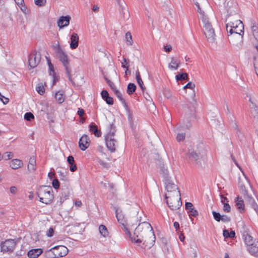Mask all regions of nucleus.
I'll return each mask as SVG.
<instances>
[{"mask_svg":"<svg viewBox=\"0 0 258 258\" xmlns=\"http://www.w3.org/2000/svg\"><path fill=\"white\" fill-rule=\"evenodd\" d=\"M79 44V36L77 33H73L71 36L70 48L72 49L77 48Z\"/></svg>","mask_w":258,"mask_h":258,"instance_id":"obj_19","label":"nucleus"},{"mask_svg":"<svg viewBox=\"0 0 258 258\" xmlns=\"http://www.w3.org/2000/svg\"><path fill=\"white\" fill-rule=\"evenodd\" d=\"M180 63L179 60L172 57L171 63L169 64L168 68L170 69L176 70L179 67Z\"/></svg>","mask_w":258,"mask_h":258,"instance_id":"obj_28","label":"nucleus"},{"mask_svg":"<svg viewBox=\"0 0 258 258\" xmlns=\"http://www.w3.org/2000/svg\"><path fill=\"white\" fill-rule=\"evenodd\" d=\"M195 87V84H192L191 82H188L184 87V89L189 88L193 89Z\"/></svg>","mask_w":258,"mask_h":258,"instance_id":"obj_60","label":"nucleus"},{"mask_svg":"<svg viewBox=\"0 0 258 258\" xmlns=\"http://www.w3.org/2000/svg\"><path fill=\"white\" fill-rule=\"evenodd\" d=\"M36 90L37 92L41 95H42L45 93V88L42 83H39L36 87Z\"/></svg>","mask_w":258,"mask_h":258,"instance_id":"obj_41","label":"nucleus"},{"mask_svg":"<svg viewBox=\"0 0 258 258\" xmlns=\"http://www.w3.org/2000/svg\"><path fill=\"white\" fill-rule=\"evenodd\" d=\"M195 97H196V93H195V91H194L192 92V96H191V101L190 102L191 105L189 107L191 109L193 108L194 109L197 105V100Z\"/></svg>","mask_w":258,"mask_h":258,"instance_id":"obj_42","label":"nucleus"},{"mask_svg":"<svg viewBox=\"0 0 258 258\" xmlns=\"http://www.w3.org/2000/svg\"><path fill=\"white\" fill-rule=\"evenodd\" d=\"M164 50L166 52H169L172 50V47L169 44H167L166 46H164Z\"/></svg>","mask_w":258,"mask_h":258,"instance_id":"obj_64","label":"nucleus"},{"mask_svg":"<svg viewBox=\"0 0 258 258\" xmlns=\"http://www.w3.org/2000/svg\"><path fill=\"white\" fill-rule=\"evenodd\" d=\"M90 140L88 136L86 135H84L80 139L79 142V147L82 151H85L90 146Z\"/></svg>","mask_w":258,"mask_h":258,"instance_id":"obj_14","label":"nucleus"},{"mask_svg":"<svg viewBox=\"0 0 258 258\" xmlns=\"http://www.w3.org/2000/svg\"><path fill=\"white\" fill-rule=\"evenodd\" d=\"M224 237L226 238H233L235 236V232L234 231L231 230L229 232L228 230L224 229L223 233Z\"/></svg>","mask_w":258,"mask_h":258,"instance_id":"obj_38","label":"nucleus"},{"mask_svg":"<svg viewBox=\"0 0 258 258\" xmlns=\"http://www.w3.org/2000/svg\"><path fill=\"white\" fill-rule=\"evenodd\" d=\"M120 12L124 19H128L130 17V14L126 6H120Z\"/></svg>","mask_w":258,"mask_h":258,"instance_id":"obj_30","label":"nucleus"},{"mask_svg":"<svg viewBox=\"0 0 258 258\" xmlns=\"http://www.w3.org/2000/svg\"><path fill=\"white\" fill-rule=\"evenodd\" d=\"M116 217L117 219L118 222L122 224L123 226H125L126 222V220L124 218V215L122 214L121 212H118L117 210H116L115 212Z\"/></svg>","mask_w":258,"mask_h":258,"instance_id":"obj_27","label":"nucleus"},{"mask_svg":"<svg viewBox=\"0 0 258 258\" xmlns=\"http://www.w3.org/2000/svg\"><path fill=\"white\" fill-rule=\"evenodd\" d=\"M34 118V116L30 112H26L24 115V119L28 121H31L32 119Z\"/></svg>","mask_w":258,"mask_h":258,"instance_id":"obj_45","label":"nucleus"},{"mask_svg":"<svg viewBox=\"0 0 258 258\" xmlns=\"http://www.w3.org/2000/svg\"><path fill=\"white\" fill-rule=\"evenodd\" d=\"M104 101L106 102L108 105H112L113 104V99L112 97H110L109 96L104 99Z\"/></svg>","mask_w":258,"mask_h":258,"instance_id":"obj_55","label":"nucleus"},{"mask_svg":"<svg viewBox=\"0 0 258 258\" xmlns=\"http://www.w3.org/2000/svg\"><path fill=\"white\" fill-rule=\"evenodd\" d=\"M17 5L21 8L22 11H23V9H22V7L24 6V0H15Z\"/></svg>","mask_w":258,"mask_h":258,"instance_id":"obj_56","label":"nucleus"},{"mask_svg":"<svg viewBox=\"0 0 258 258\" xmlns=\"http://www.w3.org/2000/svg\"><path fill=\"white\" fill-rule=\"evenodd\" d=\"M203 23L204 24V32L209 42L213 43L215 41V30L213 28L211 23L209 22L208 18L203 17Z\"/></svg>","mask_w":258,"mask_h":258,"instance_id":"obj_8","label":"nucleus"},{"mask_svg":"<svg viewBox=\"0 0 258 258\" xmlns=\"http://www.w3.org/2000/svg\"><path fill=\"white\" fill-rule=\"evenodd\" d=\"M89 131L92 132L94 135L97 137H100L101 136V132L100 130L98 129L97 126L93 123H91L89 126Z\"/></svg>","mask_w":258,"mask_h":258,"instance_id":"obj_24","label":"nucleus"},{"mask_svg":"<svg viewBox=\"0 0 258 258\" xmlns=\"http://www.w3.org/2000/svg\"><path fill=\"white\" fill-rule=\"evenodd\" d=\"M175 78L177 81L189 80L188 74L186 73H178L176 75Z\"/></svg>","mask_w":258,"mask_h":258,"instance_id":"obj_31","label":"nucleus"},{"mask_svg":"<svg viewBox=\"0 0 258 258\" xmlns=\"http://www.w3.org/2000/svg\"><path fill=\"white\" fill-rule=\"evenodd\" d=\"M71 19V17L68 15L66 16H61L57 22L58 27L61 29L68 26L70 24Z\"/></svg>","mask_w":258,"mask_h":258,"instance_id":"obj_16","label":"nucleus"},{"mask_svg":"<svg viewBox=\"0 0 258 258\" xmlns=\"http://www.w3.org/2000/svg\"><path fill=\"white\" fill-rule=\"evenodd\" d=\"M223 210L225 212L229 213L231 211V207L228 203H224Z\"/></svg>","mask_w":258,"mask_h":258,"instance_id":"obj_52","label":"nucleus"},{"mask_svg":"<svg viewBox=\"0 0 258 258\" xmlns=\"http://www.w3.org/2000/svg\"><path fill=\"white\" fill-rule=\"evenodd\" d=\"M129 62L128 59L123 58V61L121 62V67L123 68H129Z\"/></svg>","mask_w":258,"mask_h":258,"instance_id":"obj_49","label":"nucleus"},{"mask_svg":"<svg viewBox=\"0 0 258 258\" xmlns=\"http://www.w3.org/2000/svg\"><path fill=\"white\" fill-rule=\"evenodd\" d=\"M68 249L63 245L54 246L46 252L48 258H57L66 256L68 253Z\"/></svg>","mask_w":258,"mask_h":258,"instance_id":"obj_7","label":"nucleus"},{"mask_svg":"<svg viewBox=\"0 0 258 258\" xmlns=\"http://www.w3.org/2000/svg\"><path fill=\"white\" fill-rule=\"evenodd\" d=\"M212 214L214 217V219L217 221V222L221 221V215L219 212H217L215 211L212 212Z\"/></svg>","mask_w":258,"mask_h":258,"instance_id":"obj_46","label":"nucleus"},{"mask_svg":"<svg viewBox=\"0 0 258 258\" xmlns=\"http://www.w3.org/2000/svg\"><path fill=\"white\" fill-rule=\"evenodd\" d=\"M35 4L39 7L44 6L46 4V0H34Z\"/></svg>","mask_w":258,"mask_h":258,"instance_id":"obj_48","label":"nucleus"},{"mask_svg":"<svg viewBox=\"0 0 258 258\" xmlns=\"http://www.w3.org/2000/svg\"><path fill=\"white\" fill-rule=\"evenodd\" d=\"M152 230L151 225L147 222H144L139 224L136 228L133 235H132L129 231L128 233L133 242L140 243L142 241L146 242V240L145 238L153 233Z\"/></svg>","mask_w":258,"mask_h":258,"instance_id":"obj_2","label":"nucleus"},{"mask_svg":"<svg viewBox=\"0 0 258 258\" xmlns=\"http://www.w3.org/2000/svg\"><path fill=\"white\" fill-rule=\"evenodd\" d=\"M77 114L80 117H82L84 114V110L83 109L79 108L77 111Z\"/></svg>","mask_w":258,"mask_h":258,"instance_id":"obj_63","label":"nucleus"},{"mask_svg":"<svg viewBox=\"0 0 258 258\" xmlns=\"http://www.w3.org/2000/svg\"><path fill=\"white\" fill-rule=\"evenodd\" d=\"M238 22H237V20L234 21H230L227 24V29L230 28V30H228V33H229L230 35H232L234 33V29L235 27H237L238 26Z\"/></svg>","mask_w":258,"mask_h":258,"instance_id":"obj_23","label":"nucleus"},{"mask_svg":"<svg viewBox=\"0 0 258 258\" xmlns=\"http://www.w3.org/2000/svg\"><path fill=\"white\" fill-rule=\"evenodd\" d=\"M52 192V188L50 186L44 185L39 188L37 194L39 198L40 202L45 204H49L53 200Z\"/></svg>","mask_w":258,"mask_h":258,"instance_id":"obj_5","label":"nucleus"},{"mask_svg":"<svg viewBox=\"0 0 258 258\" xmlns=\"http://www.w3.org/2000/svg\"><path fill=\"white\" fill-rule=\"evenodd\" d=\"M41 60V53L33 50L29 55L28 58L29 65L31 68L36 67Z\"/></svg>","mask_w":258,"mask_h":258,"instance_id":"obj_11","label":"nucleus"},{"mask_svg":"<svg viewBox=\"0 0 258 258\" xmlns=\"http://www.w3.org/2000/svg\"><path fill=\"white\" fill-rule=\"evenodd\" d=\"M16 242L13 239H8L2 241L1 243V251L4 252H12L16 246Z\"/></svg>","mask_w":258,"mask_h":258,"instance_id":"obj_12","label":"nucleus"},{"mask_svg":"<svg viewBox=\"0 0 258 258\" xmlns=\"http://www.w3.org/2000/svg\"><path fill=\"white\" fill-rule=\"evenodd\" d=\"M125 41L126 45H132L133 44V41L132 39V36L131 33L130 32H127L125 34Z\"/></svg>","mask_w":258,"mask_h":258,"instance_id":"obj_40","label":"nucleus"},{"mask_svg":"<svg viewBox=\"0 0 258 258\" xmlns=\"http://www.w3.org/2000/svg\"><path fill=\"white\" fill-rule=\"evenodd\" d=\"M136 78L137 82L138 81L141 82V81H142V80L141 78V76H140V72H139V70H137L136 72Z\"/></svg>","mask_w":258,"mask_h":258,"instance_id":"obj_62","label":"nucleus"},{"mask_svg":"<svg viewBox=\"0 0 258 258\" xmlns=\"http://www.w3.org/2000/svg\"><path fill=\"white\" fill-rule=\"evenodd\" d=\"M55 98L59 104L62 103L64 100L63 92L60 91L57 92L55 95Z\"/></svg>","mask_w":258,"mask_h":258,"instance_id":"obj_33","label":"nucleus"},{"mask_svg":"<svg viewBox=\"0 0 258 258\" xmlns=\"http://www.w3.org/2000/svg\"><path fill=\"white\" fill-rule=\"evenodd\" d=\"M165 186L167 193L165 195H169V193H172L174 196L178 198L180 196V191L177 185L173 183L168 179H166L165 182Z\"/></svg>","mask_w":258,"mask_h":258,"instance_id":"obj_10","label":"nucleus"},{"mask_svg":"<svg viewBox=\"0 0 258 258\" xmlns=\"http://www.w3.org/2000/svg\"><path fill=\"white\" fill-rule=\"evenodd\" d=\"M237 27L234 29V36L229 38L230 43H232L237 48H240L243 44V35L244 34V25L241 21L237 20Z\"/></svg>","mask_w":258,"mask_h":258,"instance_id":"obj_3","label":"nucleus"},{"mask_svg":"<svg viewBox=\"0 0 258 258\" xmlns=\"http://www.w3.org/2000/svg\"><path fill=\"white\" fill-rule=\"evenodd\" d=\"M243 229L241 233L242 238L246 246L249 244L255 242L256 241L253 240V237L249 234L248 229L245 226H243Z\"/></svg>","mask_w":258,"mask_h":258,"instance_id":"obj_13","label":"nucleus"},{"mask_svg":"<svg viewBox=\"0 0 258 258\" xmlns=\"http://www.w3.org/2000/svg\"><path fill=\"white\" fill-rule=\"evenodd\" d=\"M136 89V85L134 83H130L128 84L127 87V93L128 95H132L135 92Z\"/></svg>","mask_w":258,"mask_h":258,"instance_id":"obj_36","label":"nucleus"},{"mask_svg":"<svg viewBox=\"0 0 258 258\" xmlns=\"http://www.w3.org/2000/svg\"><path fill=\"white\" fill-rule=\"evenodd\" d=\"M22 164V161L18 159H13L10 162V166L13 169H17L19 168Z\"/></svg>","mask_w":258,"mask_h":258,"instance_id":"obj_22","label":"nucleus"},{"mask_svg":"<svg viewBox=\"0 0 258 258\" xmlns=\"http://www.w3.org/2000/svg\"><path fill=\"white\" fill-rule=\"evenodd\" d=\"M98 163L101 166H102L103 167H104L106 169H108L109 167V164L107 162H106L102 160H99L98 161Z\"/></svg>","mask_w":258,"mask_h":258,"instance_id":"obj_53","label":"nucleus"},{"mask_svg":"<svg viewBox=\"0 0 258 258\" xmlns=\"http://www.w3.org/2000/svg\"><path fill=\"white\" fill-rule=\"evenodd\" d=\"M27 168L30 172L34 171L36 170V159L34 157H31L30 158Z\"/></svg>","mask_w":258,"mask_h":258,"instance_id":"obj_26","label":"nucleus"},{"mask_svg":"<svg viewBox=\"0 0 258 258\" xmlns=\"http://www.w3.org/2000/svg\"><path fill=\"white\" fill-rule=\"evenodd\" d=\"M250 30L254 39L258 43V24L254 20L250 22Z\"/></svg>","mask_w":258,"mask_h":258,"instance_id":"obj_17","label":"nucleus"},{"mask_svg":"<svg viewBox=\"0 0 258 258\" xmlns=\"http://www.w3.org/2000/svg\"><path fill=\"white\" fill-rule=\"evenodd\" d=\"M67 162L70 165V170L71 172H75L77 169V166L74 163V158L72 156H69L67 158Z\"/></svg>","mask_w":258,"mask_h":258,"instance_id":"obj_25","label":"nucleus"},{"mask_svg":"<svg viewBox=\"0 0 258 258\" xmlns=\"http://www.w3.org/2000/svg\"><path fill=\"white\" fill-rule=\"evenodd\" d=\"M58 173L59 174L60 180L66 182L67 183L66 184H69V179L67 176L68 172L63 173L61 171H58Z\"/></svg>","mask_w":258,"mask_h":258,"instance_id":"obj_35","label":"nucleus"},{"mask_svg":"<svg viewBox=\"0 0 258 258\" xmlns=\"http://www.w3.org/2000/svg\"><path fill=\"white\" fill-rule=\"evenodd\" d=\"M54 48H55L56 56L64 67L69 80L73 83L71 76V69L68 54L63 51L59 44L54 46Z\"/></svg>","mask_w":258,"mask_h":258,"instance_id":"obj_4","label":"nucleus"},{"mask_svg":"<svg viewBox=\"0 0 258 258\" xmlns=\"http://www.w3.org/2000/svg\"><path fill=\"white\" fill-rule=\"evenodd\" d=\"M127 113L128 116V119L130 122H133V114L132 113V111L130 110V109L128 108V106L127 105V107H124Z\"/></svg>","mask_w":258,"mask_h":258,"instance_id":"obj_43","label":"nucleus"},{"mask_svg":"<svg viewBox=\"0 0 258 258\" xmlns=\"http://www.w3.org/2000/svg\"><path fill=\"white\" fill-rule=\"evenodd\" d=\"M221 221L223 222H229L231 221V218L227 215H221Z\"/></svg>","mask_w":258,"mask_h":258,"instance_id":"obj_51","label":"nucleus"},{"mask_svg":"<svg viewBox=\"0 0 258 258\" xmlns=\"http://www.w3.org/2000/svg\"><path fill=\"white\" fill-rule=\"evenodd\" d=\"M232 118L231 119V124L232 127L234 129L236 134L238 136L241 134L240 130H239L237 122L235 119V117L232 115Z\"/></svg>","mask_w":258,"mask_h":258,"instance_id":"obj_29","label":"nucleus"},{"mask_svg":"<svg viewBox=\"0 0 258 258\" xmlns=\"http://www.w3.org/2000/svg\"><path fill=\"white\" fill-rule=\"evenodd\" d=\"M52 186L54 187V188L57 189L60 187V183L58 181V180L56 178H54L53 179V181L52 182Z\"/></svg>","mask_w":258,"mask_h":258,"instance_id":"obj_47","label":"nucleus"},{"mask_svg":"<svg viewBox=\"0 0 258 258\" xmlns=\"http://www.w3.org/2000/svg\"><path fill=\"white\" fill-rule=\"evenodd\" d=\"M166 203L169 208L172 210H176L180 208L182 205L180 196L178 198L174 196L172 193H169V195H165Z\"/></svg>","mask_w":258,"mask_h":258,"instance_id":"obj_9","label":"nucleus"},{"mask_svg":"<svg viewBox=\"0 0 258 258\" xmlns=\"http://www.w3.org/2000/svg\"><path fill=\"white\" fill-rule=\"evenodd\" d=\"M101 95L102 99L104 100L109 96V93L106 90H103L101 92Z\"/></svg>","mask_w":258,"mask_h":258,"instance_id":"obj_57","label":"nucleus"},{"mask_svg":"<svg viewBox=\"0 0 258 258\" xmlns=\"http://www.w3.org/2000/svg\"><path fill=\"white\" fill-rule=\"evenodd\" d=\"M185 210L188 213H190V215L196 217L198 216L199 213L197 210H196L192 203L190 202H186L185 204Z\"/></svg>","mask_w":258,"mask_h":258,"instance_id":"obj_18","label":"nucleus"},{"mask_svg":"<svg viewBox=\"0 0 258 258\" xmlns=\"http://www.w3.org/2000/svg\"><path fill=\"white\" fill-rule=\"evenodd\" d=\"M115 95L122 102L124 107H127V104L125 100L123 98L121 93L119 91H115Z\"/></svg>","mask_w":258,"mask_h":258,"instance_id":"obj_39","label":"nucleus"},{"mask_svg":"<svg viewBox=\"0 0 258 258\" xmlns=\"http://www.w3.org/2000/svg\"><path fill=\"white\" fill-rule=\"evenodd\" d=\"M238 186L240 188V190L241 193L243 195L244 197L246 196V195L249 194L246 189V187L244 183L241 181H239L238 182Z\"/></svg>","mask_w":258,"mask_h":258,"instance_id":"obj_34","label":"nucleus"},{"mask_svg":"<svg viewBox=\"0 0 258 258\" xmlns=\"http://www.w3.org/2000/svg\"><path fill=\"white\" fill-rule=\"evenodd\" d=\"M105 79L106 81L107 84L109 86L111 89H112L114 87V86H115V84L112 82L108 80L107 78H105Z\"/></svg>","mask_w":258,"mask_h":258,"instance_id":"obj_61","label":"nucleus"},{"mask_svg":"<svg viewBox=\"0 0 258 258\" xmlns=\"http://www.w3.org/2000/svg\"><path fill=\"white\" fill-rule=\"evenodd\" d=\"M47 59L48 64V66H49V70H50V71H49V75H51L52 73L54 74V70L53 66L52 64V63H51L50 60L49 58H47Z\"/></svg>","mask_w":258,"mask_h":258,"instance_id":"obj_50","label":"nucleus"},{"mask_svg":"<svg viewBox=\"0 0 258 258\" xmlns=\"http://www.w3.org/2000/svg\"><path fill=\"white\" fill-rule=\"evenodd\" d=\"M13 157V154L11 152H5L2 156V158L7 160L11 159Z\"/></svg>","mask_w":258,"mask_h":258,"instance_id":"obj_44","label":"nucleus"},{"mask_svg":"<svg viewBox=\"0 0 258 258\" xmlns=\"http://www.w3.org/2000/svg\"><path fill=\"white\" fill-rule=\"evenodd\" d=\"M198 12L201 14V18L203 21V17L208 18L204 14V12L201 9L200 7L198 8Z\"/></svg>","mask_w":258,"mask_h":258,"instance_id":"obj_58","label":"nucleus"},{"mask_svg":"<svg viewBox=\"0 0 258 258\" xmlns=\"http://www.w3.org/2000/svg\"><path fill=\"white\" fill-rule=\"evenodd\" d=\"M100 234L104 237L108 235V232L106 227L103 225H100L99 227Z\"/></svg>","mask_w":258,"mask_h":258,"instance_id":"obj_37","label":"nucleus"},{"mask_svg":"<svg viewBox=\"0 0 258 258\" xmlns=\"http://www.w3.org/2000/svg\"><path fill=\"white\" fill-rule=\"evenodd\" d=\"M185 139V134H178L176 137L177 141L180 142L183 141Z\"/></svg>","mask_w":258,"mask_h":258,"instance_id":"obj_54","label":"nucleus"},{"mask_svg":"<svg viewBox=\"0 0 258 258\" xmlns=\"http://www.w3.org/2000/svg\"><path fill=\"white\" fill-rule=\"evenodd\" d=\"M53 233H54V230H53V228L50 227L47 231V232L46 233V235L48 237H51L53 236Z\"/></svg>","mask_w":258,"mask_h":258,"instance_id":"obj_59","label":"nucleus"},{"mask_svg":"<svg viewBox=\"0 0 258 258\" xmlns=\"http://www.w3.org/2000/svg\"><path fill=\"white\" fill-rule=\"evenodd\" d=\"M43 252L41 248H36L30 250L27 255L29 258H37Z\"/></svg>","mask_w":258,"mask_h":258,"instance_id":"obj_20","label":"nucleus"},{"mask_svg":"<svg viewBox=\"0 0 258 258\" xmlns=\"http://www.w3.org/2000/svg\"><path fill=\"white\" fill-rule=\"evenodd\" d=\"M116 132L115 126L113 124L109 125V131L105 136L106 145L111 152H114L116 149L117 141L114 138Z\"/></svg>","mask_w":258,"mask_h":258,"instance_id":"obj_6","label":"nucleus"},{"mask_svg":"<svg viewBox=\"0 0 258 258\" xmlns=\"http://www.w3.org/2000/svg\"><path fill=\"white\" fill-rule=\"evenodd\" d=\"M247 251L249 253L256 257H258V241L249 244L246 246Z\"/></svg>","mask_w":258,"mask_h":258,"instance_id":"obj_15","label":"nucleus"},{"mask_svg":"<svg viewBox=\"0 0 258 258\" xmlns=\"http://www.w3.org/2000/svg\"><path fill=\"white\" fill-rule=\"evenodd\" d=\"M235 202L237 209L240 212H243L244 211V204L243 200L241 197H237L235 200Z\"/></svg>","mask_w":258,"mask_h":258,"instance_id":"obj_21","label":"nucleus"},{"mask_svg":"<svg viewBox=\"0 0 258 258\" xmlns=\"http://www.w3.org/2000/svg\"><path fill=\"white\" fill-rule=\"evenodd\" d=\"M69 184H66L64 186H61V190H62V197H63L64 198L67 199L70 195V189L69 188Z\"/></svg>","mask_w":258,"mask_h":258,"instance_id":"obj_32","label":"nucleus"},{"mask_svg":"<svg viewBox=\"0 0 258 258\" xmlns=\"http://www.w3.org/2000/svg\"><path fill=\"white\" fill-rule=\"evenodd\" d=\"M207 150L203 144H199L188 149L187 154L188 159L198 167H202L207 161Z\"/></svg>","mask_w":258,"mask_h":258,"instance_id":"obj_1","label":"nucleus"}]
</instances>
